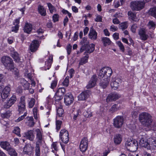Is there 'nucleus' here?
Here are the masks:
<instances>
[{"instance_id":"f257e3e1","label":"nucleus","mask_w":156,"mask_h":156,"mask_svg":"<svg viewBox=\"0 0 156 156\" xmlns=\"http://www.w3.org/2000/svg\"><path fill=\"white\" fill-rule=\"evenodd\" d=\"M139 120L142 125L149 129H155V123L153 121L152 117L147 112L141 113L139 115Z\"/></svg>"},{"instance_id":"f03ea898","label":"nucleus","mask_w":156,"mask_h":156,"mask_svg":"<svg viewBox=\"0 0 156 156\" xmlns=\"http://www.w3.org/2000/svg\"><path fill=\"white\" fill-rule=\"evenodd\" d=\"M81 45L80 52H82L85 50V54L90 53L92 52L94 50L95 45L91 44L89 45V43L86 37H83L80 43Z\"/></svg>"},{"instance_id":"7ed1b4c3","label":"nucleus","mask_w":156,"mask_h":156,"mask_svg":"<svg viewBox=\"0 0 156 156\" xmlns=\"http://www.w3.org/2000/svg\"><path fill=\"white\" fill-rule=\"evenodd\" d=\"M2 62L7 69L14 70L15 71L14 74L16 76L18 75V71L16 68H14L13 62L11 58L8 56H3L2 58Z\"/></svg>"},{"instance_id":"20e7f679","label":"nucleus","mask_w":156,"mask_h":156,"mask_svg":"<svg viewBox=\"0 0 156 156\" xmlns=\"http://www.w3.org/2000/svg\"><path fill=\"white\" fill-rule=\"evenodd\" d=\"M35 131L36 132V137L37 140L35 147V155L40 156V144L42 143L43 141V138L42 134L40 129H37Z\"/></svg>"},{"instance_id":"39448f33","label":"nucleus","mask_w":156,"mask_h":156,"mask_svg":"<svg viewBox=\"0 0 156 156\" xmlns=\"http://www.w3.org/2000/svg\"><path fill=\"white\" fill-rule=\"evenodd\" d=\"M112 73V69L108 67L103 68L98 72V77L100 78L110 79Z\"/></svg>"},{"instance_id":"423d86ee","label":"nucleus","mask_w":156,"mask_h":156,"mask_svg":"<svg viewBox=\"0 0 156 156\" xmlns=\"http://www.w3.org/2000/svg\"><path fill=\"white\" fill-rule=\"evenodd\" d=\"M145 2L142 1H136L132 2L130 7L133 11H140L144 7Z\"/></svg>"},{"instance_id":"0eeeda50","label":"nucleus","mask_w":156,"mask_h":156,"mask_svg":"<svg viewBox=\"0 0 156 156\" xmlns=\"http://www.w3.org/2000/svg\"><path fill=\"white\" fill-rule=\"evenodd\" d=\"M125 145L127 149L130 151L134 152L137 150L138 144L137 141L128 139L126 142Z\"/></svg>"},{"instance_id":"6e6552de","label":"nucleus","mask_w":156,"mask_h":156,"mask_svg":"<svg viewBox=\"0 0 156 156\" xmlns=\"http://www.w3.org/2000/svg\"><path fill=\"white\" fill-rule=\"evenodd\" d=\"M59 136L62 141L64 143L66 144L69 141L68 132L66 129H62L60 132Z\"/></svg>"},{"instance_id":"1a4fd4ad","label":"nucleus","mask_w":156,"mask_h":156,"mask_svg":"<svg viewBox=\"0 0 156 156\" xmlns=\"http://www.w3.org/2000/svg\"><path fill=\"white\" fill-rule=\"evenodd\" d=\"M123 118L122 116H117L114 119V126L117 128H121L123 123Z\"/></svg>"},{"instance_id":"9d476101","label":"nucleus","mask_w":156,"mask_h":156,"mask_svg":"<svg viewBox=\"0 0 156 156\" xmlns=\"http://www.w3.org/2000/svg\"><path fill=\"white\" fill-rule=\"evenodd\" d=\"M66 93V90L64 87L59 88L55 93V101H57L62 99Z\"/></svg>"},{"instance_id":"9b49d317","label":"nucleus","mask_w":156,"mask_h":156,"mask_svg":"<svg viewBox=\"0 0 156 156\" xmlns=\"http://www.w3.org/2000/svg\"><path fill=\"white\" fill-rule=\"evenodd\" d=\"M149 145L148 150L154 152L156 150V138L152 137L148 138Z\"/></svg>"},{"instance_id":"f8f14e48","label":"nucleus","mask_w":156,"mask_h":156,"mask_svg":"<svg viewBox=\"0 0 156 156\" xmlns=\"http://www.w3.org/2000/svg\"><path fill=\"white\" fill-rule=\"evenodd\" d=\"M25 101L24 97L22 96L20 98V101L18 105V111L20 113L24 112L25 109Z\"/></svg>"},{"instance_id":"ddd939ff","label":"nucleus","mask_w":156,"mask_h":156,"mask_svg":"<svg viewBox=\"0 0 156 156\" xmlns=\"http://www.w3.org/2000/svg\"><path fill=\"white\" fill-rule=\"evenodd\" d=\"M91 94L89 90H85L82 92L78 96L79 101H84L87 100Z\"/></svg>"},{"instance_id":"4468645a","label":"nucleus","mask_w":156,"mask_h":156,"mask_svg":"<svg viewBox=\"0 0 156 156\" xmlns=\"http://www.w3.org/2000/svg\"><path fill=\"white\" fill-rule=\"evenodd\" d=\"M88 147V139L87 137H84L81 140L80 146V151L84 152L86 151Z\"/></svg>"},{"instance_id":"2eb2a0df","label":"nucleus","mask_w":156,"mask_h":156,"mask_svg":"<svg viewBox=\"0 0 156 156\" xmlns=\"http://www.w3.org/2000/svg\"><path fill=\"white\" fill-rule=\"evenodd\" d=\"M73 100L74 98L72 94H67L65 96L64 103L67 105H70L72 103Z\"/></svg>"},{"instance_id":"dca6fc26","label":"nucleus","mask_w":156,"mask_h":156,"mask_svg":"<svg viewBox=\"0 0 156 156\" xmlns=\"http://www.w3.org/2000/svg\"><path fill=\"white\" fill-rule=\"evenodd\" d=\"M121 79L119 78H116L115 80L113 79L111 83L112 88L114 90L116 89L121 83Z\"/></svg>"},{"instance_id":"f3484780","label":"nucleus","mask_w":156,"mask_h":156,"mask_svg":"<svg viewBox=\"0 0 156 156\" xmlns=\"http://www.w3.org/2000/svg\"><path fill=\"white\" fill-rule=\"evenodd\" d=\"M34 131L32 130H28L24 133V137L31 141H33L35 138Z\"/></svg>"},{"instance_id":"a211bd4d","label":"nucleus","mask_w":156,"mask_h":156,"mask_svg":"<svg viewBox=\"0 0 156 156\" xmlns=\"http://www.w3.org/2000/svg\"><path fill=\"white\" fill-rule=\"evenodd\" d=\"M16 100V97L15 95H13L8 101L7 103L4 105L5 108H9L13 105Z\"/></svg>"},{"instance_id":"6ab92c4d","label":"nucleus","mask_w":156,"mask_h":156,"mask_svg":"<svg viewBox=\"0 0 156 156\" xmlns=\"http://www.w3.org/2000/svg\"><path fill=\"white\" fill-rule=\"evenodd\" d=\"M120 96L116 93H113L109 94L106 98L107 102L112 101H115L118 99Z\"/></svg>"},{"instance_id":"aec40b11","label":"nucleus","mask_w":156,"mask_h":156,"mask_svg":"<svg viewBox=\"0 0 156 156\" xmlns=\"http://www.w3.org/2000/svg\"><path fill=\"white\" fill-rule=\"evenodd\" d=\"M136 14V12H133L131 11H129L128 12L129 19L135 22L138 21L139 19L137 17Z\"/></svg>"},{"instance_id":"412c9836","label":"nucleus","mask_w":156,"mask_h":156,"mask_svg":"<svg viewBox=\"0 0 156 156\" xmlns=\"http://www.w3.org/2000/svg\"><path fill=\"white\" fill-rule=\"evenodd\" d=\"M39 46L38 41L37 40H34L30 46V49L31 52L36 51Z\"/></svg>"},{"instance_id":"4be33fe9","label":"nucleus","mask_w":156,"mask_h":156,"mask_svg":"<svg viewBox=\"0 0 156 156\" xmlns=\"http://www.w3.org/2000/svg\"><path fill=\"white\" fill-rule=\"evenodd\" d=\"M97 80L96 76L93 75L91 77V80L89 81L88 84L87 85V88H90L94 87Z\"/></svg>"},{"instance_id":"5701e85b","label":"nucleus","mask_w":156,"mask_h":156,"mask_svg":"<svg viewBox=\"0 0 156 156\" xmlns=\"http://www.w3.org/2000/svg\"><path fill=\"white\" fill-rule=\"evenodd\" d=\"M97 32L92 27H91L90 29L89 34V38L92 40H95L97 39Z\"/></svg>"},{"instance_id":"b1692460","label":"nucleus","mask_w":156,"mask_h":156,"mask_svg":"<svg viewBox=\"0 0 156 156\" xmlns=\"http://www.w3.org/2000/svg\"><path fill=\"white\" fill-rule=\"evenodd\" d=\"M138 34L140 38L142 40H146L148 38V35L146 34L145 29L144 28H141L139 30Z\"/></svg>"},{"instance_id":"393cba45","label":"nucleus","mask_w":156,"mask_h":156,"mask_svg":"<svg viewBox=\"0 0 156 156\" xmlns=\"http://www.w3.org/2000/svg\"><path fill=\"white\" fill-rule=\"evenodd\" d=\"M109 81L110 79H108V78H107L106 79H102L100 83V86L104 89L105 88L108 86Z\"/></svg>"},{"instance_id":"a878e982","label":"nucleus","mask_w":156,"mask_h":156,"mask_svg":"<svg viewBox=\"0 0 156 156\" xmlns=\"http://www.w3.org/2000/svg\"><path fill=\"white\" fill-rule=\"evenodd\" d=\"M140 144L142 147L147 148L148 150V139L146 140L144 138H142L140 141Z\"/></svg>"},{"instance_id":"bb28decb","label":"nucleus","mask_w":156,"mask_h":156,"mask_svg":"<svg viewBox=\"0 0 156 156\" xmlns=\"http://www.w3.org/2000/svg\"><path fill=\"white\" fill-rule=\"evenodd\" d=\"M1 147L7 151L11 147L10 144L7 141H2L0 142Z\"/></svg>"},{"instance_id":"cd10ccee","label":"nucleus","mask_w":156,"mask_h":156,"mask_svg":"<svg viewBox=\"0 0 156 156\" xmlns=\"http://www.w3.org/2000/svg\"><path fill=\"white\" fill-rule=\"evenodd\" d=\"M122 136L121 135L119 134H115L114 136V141L116 144H120L122 140Z\"/></svg>"},{"instance_id":"c85d7f7f","label":"nucleus","mask_w":156,"mask_h":156,"mask_svg":"<svg viewBox=\"0 0 156 156\" xmlns=\"http://www.w3.org/2000/svg\"><path fill=\"white\" fill-rule=\"evenodd\" d=\"M32 29V26L30 23H26L24 28V32L30 34Z\"/></svg>"},{"instance_id":"c756f323","label":"nucleus","mask_w":156,"mask_h":156,"mask_svg":"<svg viewBox=\"0 0 156 156\" xmlns=\"http://www.w3.org/2000/svg\"><path fill=\"white\" fill-rule=\"evenodd\" d=\"M38 10L41 16H45L46 15V10L43 6L39 5L38 7Z\"/></svg>"},{"instance_id":"7c9ffc66","label":"nucleus","mask_w":156,"mask_h":156,"mask_svg":"<svg viewBox=\"0 0 156 156\" xmlns=\"http://www.w3.org/2000/svg\"><path fill=\"white\" fill-rule=\"evenodd\" d=\"M26 119L27 120V123L28 126L32 127L34 126V119L33 117H27L26 118Z\"/></svg>"},{"instance_id":"2f4dec72","label":"nucleus","mask_w":156,"mask_h":156,"mask_svg":"<svg viewBox=\"0 0 156 156\" xmlns=\"http://www.w3.org/2000/svg\"><path fill=\"white\" fill-rule=\"evenodd\" d=\"M101 41L105 46L110 44L112 42L107 37H102L101 39Z\"/></svg>"},{"instance_id":"473e14b6","label":"nucleus","mask_w":156,"mask_h":156,"mask_svg":"<svg viewBox=\"0 0 156 156\" xmlns=\"http://www.w3.org/2000/svg\"><path fill=\"white\" fill-rule=\"evenodd\" d=\"M120 105L118 104H115L113 105L109 109V111L112 113H113L119 109Z\"/></svg>"},{"instance_id":"72a5a7b5","label":"nucleus","mask_w":156,"mask_h":156,"mask_svg":"<svg viewBox=\"0 0 156 156\" xmlns=\"http://www.w3.org/2000/svg\"><path fill=\"white\" fill-rule=\"evenodd\" d=\"M86 54V55L81 58L79 63V66L83 65V64H85L87 62L89 56L87 55H87Z\"/></svg>"},{"instance_id":"f704fd0d","label":"nucleus","mask_w":156,"mask_h":156,"mask_svg":"<svg viewBox=\"0 0 156 156\" xmlns=\"http://www.w3.org/2000/svg\"><path fill=\"white\" fill-rule=\"evenodd\" d=\"M8 153L11 156H17V153L15 150L11 147L7 151Z\"/></svg>"},{"instance_id":"c9c22d12","label":"nucleus","mask_w":156,"mask_h":156,"mask_svg":"<svg viewBox=\"0 0 156 156\" xmlns=\"http://www.w3.org/2000/svg\"><path fill=\"white\" fill-rule=\"evenodd\" d=\"M148 13L151 16L156 18V7H154L150 9Z\"/></svg>"},{"instance_id":"e433bc0d","label":"nucleus","mask_w":156,"mask_h":156,"mask_svg":"<svg viewBox=\"0 0 156 156\" xmlns=\"http://www.w3.org/2000/svg\"><path fill=\"white\" fill-rule=\"evenodd\" d=\"M11 56L13 59L16 62H19L20 60L19 55L17 52H13L11 53Z\"/></svg>"},{"instance_id":"4c0bfd02","label":"nucleus","mask_w":156,"mask_h":156,"mask_svg":"<svg viewBox=\"0 0 156 156\" xmlns=\"http://www.w3.org/2000/svg\"><path fill=\"white\" fill-rule=\"evenodd\" d=\"M53 58L52 56H50L47 61L45 62V66H47V69H48L51 67L52 62Z\"/></svg>"},{"instance_id":"58836bf2","label":"nucleus","mask_w":156,"mask_h":156,"mask_svg":"<svg viewBox=\"0 0 156 156\" xmlns=\"http://www.w3.org/2000/svg\"><path fill=\"white\" fill-rule=\"evenodd\" d=\"M32 150V148L28 146H26L23 149V151L25 154H30L31 151Z\"/></svg>"},{"instance_id":"ea45409f","label":"nucleus","mask_w":156,"mask_h":156,"mask_svg":"<svg viewBox=\"0 0 156 156\" xmlns=\"http://www.w3.org/2000/svg\"><path fill=\"white\" fill-rule=\"evenodd\" d=\"M119 28L120 29H121L122 30H123L127 28V22H125L122 23L120 24Z\"/></svg>"},{"instance_id":"a19ab883","label":"nucleus","mask_w":156,"mask_h":156,"mask_svg":"<svg viewBox=\"0 0 156 156\" xmlns=\"http://www.w3.org/2000/svg\"><path fill=\"white\" fill-rule=\"evenodd\" d=\"M13 132L16 134L18 136H21V135L20 134V129L18 127H14V129L13 130Z\"/></svg>"},{"instance_id":"79ce46f5","label":"nucleus","mask_w":156,"mask_h":156,"mask_svg":"<svg viewBox=\"0 0 156 156\" xmlns=\"http://www.w3.org/2000/svg\"><path fill=\"white\" fill-rule=\"evenodd\" d=\"M116 43L119 47L120 50L122 52H124L125 51L124 47L121 42L119 41H118L116 42Z\"/></svg>"},{"instance_id":"37998d69","label":"nucleus","mask_w":156,"mask_h":156,"mask_svg":"<svg viewBox=\"0 0 156 156\" xmlns=\"http://www.w3.org/2000/svg\"><path fill=\"white\" fill-rule=\"evenodd\" d=\"M24 82L23 83V85L25 90H28L29 88L30 84L27 81L24 79L22 80Z\"/></svg>"},{"instance_id":"c03bdc74","label":"nucleus","mask_w":156,"mask_h":156,"mask_svg":"<svg viewBox=\"0 0 156 156\" xmlns=\"http://www.w3.org/2000/svg\"><path fill=\"white\" fill-rule=\"evenodd\" d=\"M10 114L11 112L9 111H8L4 114H1V116L2 118H8L10 116Z\"/></svg>"},{"instance_id":"a18cd8bd","label":"nucleus","mask_w":156,"mask_h":156,"mask_svg":"<svg viewBox=\"0 0 156 156\" xmlns=\"http://www.w3.org/2000/svg\"><path fill=\"white\" fill-rule=\"evenodd\" d=\"M47 4L50 12L52 13L55 9V7L50 3H48Z\"/></svg>"},{"instance_id":"49530a36","label":"nucleus","mask_w":156,"mask_h":156,"mask_svg":"<svg viewBox=\"0 0 156 156\" xmlns=\"http://www.w3.org/2000/svg\"><path fill=\"white\" fill-rule=\"evenodd\" d=\"M62 123V121L59 120H56V129L57 131L59 130L61 128V125Z\"/></svg>"},{"instance_id":"de8ad7c7","label":"nucleus","mask_w":156,"mask_h":156,"mask_svg":"<svg viewBox=\"0 0 156 156\" xmlns=\"http://www.w3.org/2000/svg\"><path fill=\"white\" fill-rule=\"evenodd\" d=\"M148 26L149 28L154 29L155 28V24L153 21H150L149 22Z\"/></svg>"},{"instance_id":"09e8293b","label":"nucleus","mask_w":156,"mask_h":156,"mask_svg":"<svg viewBox=\"0 0 156 156\" xmlns=\"http://www.w3.org/2000/svg\"><path fill=\"white\" fill-rule=\"evenodd\" d=\"M83 115L86 117L89 118L92 116V113L90 111H86L83 112Z\"/></svg>"},{"instance_id":"8fccbe9b","label":"nucleus","mask_w":156,"mask_h":156,"mask_svg":"<svg viewBox=\"0 0 156 156\" xmlns=\"http://www.w3.org/2000/svg\"><path fill=\"white\" fill-rule=\"evenodd\" d=\"M58 115L59 117H62L64 113L63 109L61 108H59L57 110Z\"/></svg>"},{"instance_id":"3c124183","label":"nucleus","mask_w":156,"mask_h":156,"mask_svg":"<svg viewBox=\"0 0 156 156\" xmlns=\"http://www.w3.org/2000/svg\"><path fill=\"white\" fill-rule=\"evenodd\" d=\"M137 27V25L136 24H134L131 26L130 30L133 33H135Z\"/></svg>"},{"instance_id":"603ef678","label":"nucleus","mask_w":156,"mask_h":156,"mask_svg":"<svg viewBox=\"0 0 156 156\" xmlns=\"http://www.w3.org/2000/svg\"><path fill=\"white\" fill-rule=\"evenodd\" d=\"M35 103V100L34 99L32 98L28 103L29 107V108H31L34 106Z\"/></svg>"},{"instance_id":"864d4df0","label":"nucleus","mask_w":156,"mask_h":156,"mask_svg":"<svg viewBox=\"0 0 156 156\" xmlns=\"http://www.w3.org/2000/svg\"><path fill=\"white\" fill-rule=\"evenodd\" d=\"M69 77L67 76L62 82L63 85L64 86L67 87L68 86L69 83Z\"/></svg>"},{"instance_id":"5fc2aeb1","label":"nucleus","mask_w":156,"mask_h":156,"mask_svg":"<svg viewBox=\"0 0 156 156\" xmlns=\"http://www.w3.org/2000/svg\"><path fill=\"white\" fill-rule=\"evenodd\" d=\"M59 16L57 14H55L54 15L52 16L53 22L55 23L58 21Z\"/></svg>"},{"instance_id":"6e6d98bb","label":"nucleus","mask_w":156,"mask_h":156,"mask_svg":"<svg viewBox=\"0 0 156 156\" xmlns=\"http://www.w3.org/2000/svg\"><path fill=\"white\" fill-rule=\"evenodd\" d=\"M72 48V46L70 44H69L66 47V50L67 51V54L69 55L70 54L71 52Z\"/></svg>"},{"instance_id":"4d7b16f0","label":"nucleus","mask_w":156,"mask_h":156,"mask_svg":"<svg viewBox=\"0 0 156 156\" xmlns=\"http://www.w3.org/2000/svg\"><path fill=\"white\" fill-rule=\"evenodd\" d=\"M57 84V80H54L51 83V87L52 89H54L56 87Z\"/></svg>"},{"instance_id":"13d9d810","label":"nucleus","mask_w":156,"mask_h":156,"mask_svg":"<svg viewBox=\"0 0 156 156\" xmlns=\"http://www.w3.org/2000/svg\"><path fill=\"white\" fill-rule=\"evenodd\" d=\"M80 112V110H77L76 111L75 113L74 114V116L73 119L75 120L77 118L79 115V113Z\"/></svg>"},{"instance_id":"bf43d9fd","label":"nucleus","mask_w":156,"mask_h":156,"mask_svg":"<svg viewBox=\"0 0 156 156\" xmlns=\"http://www.w3.org/2000/svg\"><path fill=\"white\" fill-rule=\"evenodd\" d=\"M27 115V112H25L24 113V114L23 115L21 116L20 117L17 119V121L18 122H20Z\"/></svg>"},{"instance_id":"052dcab7","label":"nucleus","mask_w":156,"mask_h":156,"mask_svg":"<svg viewBox=\"0 0 156 156\" xmlns=\"http://www.w3.org/2000/svg\"><path fill=\"white\" fill-rule=\"evenodd\" d=\"M14 27H12V31L15 32H17V31L18 30L19 26V25H15Z\"/></svg>"},{"instance_id":"680f3d73","label":"nucleus","mask_w":156,"mask_h":156,"mask_svg":"<svg viewBox=\"0 0 156 156\" xmlns=\"http://www.w3.org/2000/svg\"><path fill=\"white\" fill-rule=\"evenodd\" d=\"M28 71L27 70L26 71L25 73V75L27 76V77L30 80H32V74L31 73H28Z\"/></svg>"},{"instance_id":"e2e57ef3","label":"nucleus","mask_w":156,"mask_h":156,"mask_svg":"<svg viewBox=\"0 0 156 156\" xmlns=\"http://www.w3.org/2000/svg\"><path fill=\"white\" fill-rule=\"evenodd\" d=\"M117 28L113 25L110 27V29L111 31L113 32L117 30Z\"/></svg>"},{"instance_id":"0e129e2a","label":"nucleus","mask_w":156,"mask_h":156,"mask_svg":"<svg viewBox=\"0 0 156 156\" xmlns=\"http://www.w3.org/2000/svg\"><path fill=\"white\" fill-rule=\"evenodd\" d=\"M113 36L115 40H117L119 38V34L117 33H115L114 34Z\"/></svg>"},{"instance_id":"69168bd1","label":"nucleus","mask_w":156,"mask_h":156,"mask_svg":"<svg viewBox=\"0 0 156 156\" xmlns=\"http://www.w3.org/2000/svg\"><path fill=\"white\" fill-rule=\"evenodd\" d=\"M102 20V17L100 16H97L96 18L95 19V21L96 22H101Z\"/></svg>"},{"instance_id":"338daca9","label":"nucleus","mask_w":156,"mask_h":156,"mask_svg":"<svg viewBox=\"0 0 156 156\" xmlns=\"http://www.w3.org/2000/svg\"><path fill=\"white\" fill-rule=\"evenodd\" d=\"M20 18L19 17L16 19L14 23V25H18L20 23Z\"/></svg>"},{"instance_id":"774afa93","label":"nucleus","mask_w":156,"mask_h":156,"mask_svg":"<svg viewBox=\"0 0 156 156\" xmlns=\"http://www.w3.org/2000/svg\"><path fill=\"white\" fill-rule=\"evenodd\" d=\"M113 23L115 24H118L120 23L119 20L116 18L114 19L112 21Z\"/></svg>"}]
</instances>
